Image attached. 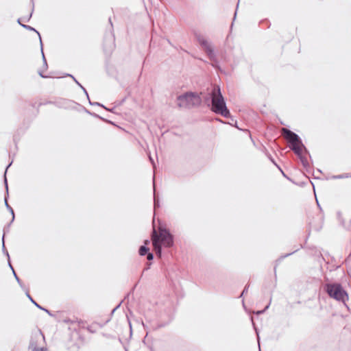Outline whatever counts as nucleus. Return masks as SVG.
I'll use <instances>...</instances> for the list:
<instances>
[{
  "instance_id": "f257e3e1",
  "label": "nucleus",
  "mask_w": 351,
  "mask_h": 351,
  "mask_svg": "<svg viewBox=\"0 0 351 351\" xmlns=\"http://www.w3.org/2000/svg\"><path fill=\"white\" fill-rule=\"evenodd\" d=\"M283 132L288 141L289 147L299 158L303 167L306 169V170L307 171H309L311 166L306 158L304 156H303V153L308 154L310 158L311 155L309 154L308 150L302 143L301 138L299 136L298 134L289 129L283 128Z\"/></svg>"
},
{
  "instance_id": "f03ea898",
  "label": "nucleus",
  "mask_w": 351,
  "mask_h": 351,
  "mask_svg": "<svg viewBox=\"0 0 351 351\" xmlns=\"http://www.w3.org/2000/svg\"><path fill=\"white\" fill-rule=\"evenodd\" d=\"M204 101L210 107L211 111L225 118L230 117V112L226 106V100L219 86H215L209 94L204 98Z\"/></svg>"
},
{
  "instance_id": "7ed1b4c3",
  "label": "nucleus",
  "mask_w": 351,
  "mask_h": 351,
  "mask_svg": "<svg viewBox=\"0 0 351 351\" xmlns=\"http://www.w3.org/2000/svg\"><path fill=\"white\" fill-rule=\"evenodd\" d=\"M158 230L159 232L153 229L151 239L156 255L161 257L162 247L169 248L173 246L174 237L166 228L160 227Z\"/></svg>"
},
{
  "instance_id": "20e7f679",
  "label": "nucleus",
  "mask_w": 351,
  "mask_h": 351,
  "mask_svg": "<svg viewBox=\"0 0 351 351\" xmlns=\"http://www.w3.org/2000/svg\"><path fill=\"white\" fill-rule=\"evenodd\" d=\"M324 290L330 296L339 302H346L348 300V294L339 283H326Z\"/></svg>"
},
{
  "instance_id": "39448f33",
  "label": "nucleus",
  "mask_w": 351,
  "mask_h": 351,
  "mask_svg": "<svg viewBox=\"0 0 351 351\" xmlns=\"http://www.w3.org/2000/svg\"><path fill=\"white\" fill-rule=\"evenodd\" d=\"M178 106L180 108H192L199 106L201 104L202 99L195 93L187 92L178 96Z\"/></svg>"
},
{
  "instance_id": "423d86ee",
  "label": "nucleus",
  "mask_w": 351,
  "mask_h": 351,
  "mask_svg": "<svg viewBox=\"0 0 351 351\" xmlns=\"http://www.w3.org/2000/svg\"><path fill=\"white\" fill-rule=\"evenodd\" d=\"M108 22L110 27L109 31H107L105 33L103 45L104 51L106 55H110L115 46L113 25L110 17L108 19Z\"/></svg>"
},
{
  "instance_id": "0eeeda50",
  "label": "nucleus",
  "mask_w": 351,
  "mask_h": 351,
  "mask_svg": "<svg viewBox=\"0 0 351 351\" xmlns=\"http://www.w3.org/2000/svg\"><path fill=\"white\" fill-rule=\"evenodd\" d=\"M12 163V161L8 164V165L6 167V169H5V173H4V179H3V182H4V184H5V191H6V195L4 197V202H5V205L7 208V209L10 212L12 216V220L10 221V223H12L14 220V210L13 208L10 206V204H8V180H7V178H6V173H7V170L11 166Z\"/></svg>"
},
{
  "instance_id": "6e6552de",
  "label": "nucleus",
  "mask_w": 351,
  "mask_h": 351,
  "mask_svg": "<svg viewBox=\"0 0 351 351\" xmlns=\"http://www.w3.org/2000/svg\"><path fill=\"white\" fill-rule=\"evenodd\" d=\"M41 338L44 339V336L40 331L33 334L29 341V349H31L32 351H39L37 346V341Z\"/></svg>"
},
{
  "instance_id": "1a4fd4ad",
  "label": "nucleus",
  "mask_w": 351,
  "mask_h": 351,
  "mask_svg": "<svg viewBox=\"0 0 351 351\" xmlns=\"http://www.w3.org/2000/svg\"><path fill=\"white\" fill-rule=\"evenodd\" d=\"M197 41L207 55H213V49L209 45L208 41L201 36H197Z\"/></svg>"
},
{
  "instance_id": "9d476101",
  "label": "nucleus",
  "mask_w": 351,
  "mask_h": 351,
  "mask_svg": "<svg viewBox=\"0 0 351 351\" xmlns=\"http://www.w3.org/2000/svg\"><path fill=\"white\" fill-rule=\"evenodd\" d=\"M25 295H26V296L28 298V299L31 301V302H32V304H34V305H35L38 308H39V309H40V310H43V311H45L47 314H49V315H51V312H50L48 309H47V308H44V307H43V306H41L40 305V302H38V303H37V302H36V301L32 298V296L30 295V294L29 293L28 290H26Z\"/></svg>"
},
{
  "instance_id": "9b49d317",
  "label": "nucleus",
  "mask_w": 351,
  "mask_h": 351,
  "mask_svg": "<svg viewBox=\"0 0 351 351\" xmlns=\"http://www.w3.org/2000/svg\"><path fill=\"white\" fill-rule=\"evenodd\" d=\"M298 250V249H296L294 251L290 252V253H287L285 255H282L280 256L276 261V265L274 268V275H275V277H276V267L278 266V265L285 258L291 256V254H294L295 252H296Z\"/></svg>"
},
{
  "instance_id": "f8f14e48",
  "label": "nucleus",
  "mask_w": 351,
  "mask_h": 351,
  "mask_svg": "<svg viewBox=\"0 0 351 351\" xmlns=\"http://www.w3.org/2000/svg\"><path fill=\"white\" fill-rule=\"evenodd\" d=\"M207 56H208V58L210 59V60L212 62L211 65L217 69H220L219 61L216 58V56H215L214 51H213L212 56L211 55H207Z\"/></svg>"
},
{
  "instance_id": "ddd939ff",
  "label": "nucleus",
  "mask_w": 351,
  "mask_h": 351,
  "mask_svg": "<svg viewBox=\"0 0 351 351\" xmlns=\"http://www.w3.org/2000/svg\"><path fill=\"white\" fill-rule=\"evenodd\" d=\"M64 76L71 77L73 79V80L76 83V84H77V86L79 87H80V88L83 90V92L86 95L87 99H89V95H88V93L86 89L76 80V78L73 75L66 73V74H65Z\"/></svg>"
},
{
  "instance_id": "4468645a",
  "label": "nucleus",
  "mask_w": 351,
  "mask_h": 351,
  "mask_svg": "<svg viewBox=\"0 0 351 351\" xmlns=\"http://www.w3.org/2000/svg\"><path fill=\"white\" fill-rule=\"evenodd\" d=\"M337 218L343 228L345 229L349 228V225L346 224L345 220L341 211L337 212Z\"/></svg>"
},
{
  "instance_id": "2eb2a0df",
  "label": "nucleus",
  "mask_w": 351,
  "mask_h": 351,
  "mask_svg": "<svg viewBox=\"0 0 351 351\" xmlns=\"http://www.w3.org/2000/svg\"><path fill=\"white\" fill-rule=\"evenodd\" d=\"M40 50H41L42 58H43V66H44L45 69H47L48 68V65H47V60L45 58L44 52H43V44L41 36H40Z\"/></svg>"
},
{
  "instance_id": "dca6fc26",
  "label": "nucleus",
  "mask_w": 351,
  "mask_h": 351,
  "mask_svg": "<svg viewBox=\"0 0 351 351\" xmlns=\"http://www.w3.org/2000/svg\"><path fill=\"white\" fill-rule=\"evenodd\" d=\"M149 252H150L149 248L145 245H141L138 249V254L141 256H145Z\"/></svg>"
},
{
  "instance_id": "f3484780",
  "label": "nucleus",
  "mask_w": 351,
  "mask_h": 351,
  "mask_svg": "<svg viewBox=\"0 0 351 351\" xmlns=\"http://www.w3.org/2000/svg\"><path fill=\"white\" fill-rule=\"evenodd\" d=\"M160 206V199L158 195H156V191H154V210L159 208Z\"/></svg>"
},
{
  "instance_id": "a211bd4d",
  "label": "nucleus",
  "mask_w": 351,
  "mask_h": 351,
  "mask_svg": "<svg viewBox=\"0 0 351 351\" xmlns=\"http://www.w3.org/2000/svg\"><path fill=\"white\" fill-rule=\"evenodd\" d=\"M58 104L59 107L68 108L70 107V105H69V104H75V102L70 100L63 99L61 102H59Z\"/></svg>"
},
{
  "instance_id": "6ab92c4d",
  "label": "nucleus",
  "mask_w": 351,
  "mask_h": 351,
  "mask_svg": "<svg viewBox=\"0 0 351 351\" xmlns=\"http://www.w3.org/2000/svg\"><path fill=\"white\" fill-rule=\"evenodd\" d=\"M2 251H3V253L7 256L8 259H10L9 253L5 246V235H4V234L2 236Z\"/></svg>"
},
{
  "instance_id": "aec40b11",
  "label": "nucleus",
  "mask_w": 351,
  "mask_h": 351,
  "mask_svg": "<svg viewBox=\"0 0 351 351\" xmlns=\"http://www.w3.org/2000/svg\"><path fill=\"white\" fill-rule=\"evenodd\" d=\"M21 27H23V28H25L27 30L35 32L38 35V37L40 38V33L34 27H33L30 25H21Z\"/></svg>"
},
{
  "instance_id": "412c9836",
  "label": "nucleus",
  "mask_w": 351,
  "mask_h": 351,
  "mask_svg": "<svg viewBox=\"0 0 351 351\" xmlns=\"http://www.w3.org/2000/svg\"><path fill=\"white\" fill-rule=\"evenodd\" d=\"M16 280L17 281L18 284L20 285V287L24 289V290H27V289L25 288L23 284L22 283L21 279L19 278V276H17L16 273L15 271H14V274H13Z\"/></svg>"
},
{
  "instance_id": "4be33fe9",
  "label": "nucleus",
  "mask_w": 351,
  "mask_h": 351,
  "mask_svg": "<svg viewBox=\"0 0 351 351\" xmlns=\"http://www.w3.org/2000/svg\"><path fill=\"white\" fill-rule=\"evenodd\" d=\"M251 321H252V323L253 327H254V330H255V332H256V335H257L258 342L259 343V340H260L259 333H258V331L257 328L256 327V325H255V324H254V320H253V318H252V317H251Z\"/></svg>"
},
{
  "instance_id": "5701e85b",
  "label": "nucleus",
  "mask_w": 351,
  "mask_h": 351,
  "mask_svg": "<svg viewBox=\"0 0 351 351\" xmlns=\"http://www.w3.org/2000/svg\"><path fill=\"white\" fill-rule=\"evenodd\" d=\"M33 9L32 10V12H30V14L27 16H23L22 19V21H25V22H28L31 18H32V13H33Z\"/></svg>"
},
{
  "instance_id": "b1692460",
  "label": "nucleus",
  "mask_w": 351,
  "mask_h": 351,
  "mask_svg": "<svg viewBox=\"0 0 351 351\" xmlns=\"http://www.w3.org/2000/svg\"><path fill=\"white\" fill-rule=\"evenodd\" d=\"M88 101H89L90 105H91V106H100L103 108H105V106L103 105L102 104H100L99 102H92L90 99H88Z\"/></svg>"
},
{
  "instance_id": "393cba45",
  "label": "nucleus",
  "mask_w": 351,
  "mask_h": 351,
  "mask_svg": "<svg viewBox=\"0 0 351 351\" xmlns=\"http://www.w3.org/2000/svg\"><path fill=\"white\" fill-rule=\"evenodd\" d=\"M349 176L348 173H343V174H340V175H338V176H334V178L335 179H342V178H348Z\"/></svg>"
},
{
  "instance_id": "a878e982",
  "label": "nucleus",
  "mask_w": 351,
  "mask_h": 351,
  "mask_svg": "<svg viewBox=\"0 0 351 351\" xmlns=\"http://www.w3.org/2000/svg\"><path fill=\"white\" fill-rule=\"evenodd\" d=\"M171 319L167 322H161L158 324V328H162L165 327L169 324V323L171 322Z\"/></svg>"
},
{
  "instance_id": "bb28decb",
  "label": "nucleus",
  "mask_w": 351,
  "mask_h": 351,
  "mask_svg": "<svg viewBox=\"0 0 351 351\" xmlns=\"http://www.w3.org/2000/svg\"><path fill=\"white\" fill-rule=\"evenodd\" d=\"M268 158L270 160V161L275 165L279 169H280V167L277 165L274 159L272 158V156L270 154H268Z\"/></svg>"
},
{
  "instance_id": "cd10ccee",
  "label": "nucleus",
  "mask_w": 351,
  "mask_h": 351,
  "mask_svg": "<svg viewBox=\"0 0 351 351\" xmlns=\"http://www.w3.org/2000/svg\"><path fill=\"white\" fill-rule=\"evenodd\" d=\"M147 255V259L148 261H152L154 259V254L153 253L149 252L148 254H146Z\"/></svg>"
},
{
  "instance_id": "c85d7f7f",
  "label": "nucleus",
  "mask_w": 351,
  "mask_h": 351,
  "mask_svg": "<svg viewBox=\"0 0 351 351\" xmlns=\"http://www.w3.org/2000/svg\"><path fill=\"white\" fill-rule=\"evenodd\" d=\"M269 304H267L264 309L261 310V311H258L256 313L257 315H261V314L264 313L265 312V311L269 308Z\"/></svg>"
},
{
  "instance_id": "c756f323",
  "label": "nucleus",
  "mask_w": 351,
  "mask_h": 351,
  "mask_svg": "<svg viewBox=\"0 0 351 351\" xmlns=\"http://www.w3.org/2000/svg\"><path fill=\"white\" fill-rule=\"evenodd\" d=\"M122 303V301L116 306L114 307L112 311H111L110 315L112 316L114 312L120 307L121 304Z\"/></svg>"
},
{
  "instance_id": "7c9ffc66",
  "label": "nucleus",
  "mask_w": 351,
  "mask_h": 351,
  "mask_svg": "<svg viewBox=\"0 0 351 351\" xmlns=\"http://www.w3.org/2000/svg\"><path fill=\"white\" fill-rule=\"evenodd\" d=\"M249 287H250V285L247 284L245 285V287H244L243 291L241 292V295H244L245 293H247Z\"/></svg>"
},
{
  "instance_id": "2f4dec72",
  "label": "nucleus",
  "mask_w": 351,
  "mask_h": 351,
  "mask_svg": "<svg viewBox=\"0 0 351 351\" xmlns=\"http://www.w3.org/2000/svg\"><path fill=\"white\" fill-rule=\"evenodd\" d=\"M90 115H91V116H93V117H94L98 118V119H103V117H102L99 116V114H96V113H95V112H92V113H90Z\"/></svg>"
},
{
  "instance_id": "473e14b6",
  "label": "nucleus",
  "mask_w": 351,
  "mask_h": 351,
  "mask_svg": "<svg viewBox=\"0 0 351 351\" xmlns=\"http://www.w3.org/2000/svg\"><path fill=\"white\" fill-rule=\"evenodd\" d=\"M103 121L106 122V123H110V124H114V123L110 120H108L107 119H105L103 117V119H101Z\"/></svg>"
},
{
  "instance_id": "72a5a7b5",
  "label": "nucleus",
  "mask_w": 351,
  "mask_h": 351,
  "mask_svg": "<svg viewBox=\"0 0 351 351\" xmlns=\"http://www.w3.org/2000/svg\"><path fill=\"white\" fill-rule=\"evenodd\" d=\"M103 121L106 122V123H110V124H114V123L110 120H108L107 119H105L103 117V119H101Z\"/></svg>"
},
{
  "instance_id": "f704fd0d",
  "label": "nucleus",
  "mask_w": 351,
  "mask_h": 351,
  "mask_svg": "<svg viewBox=\"0 0 351 351\" xmlns=\"http://www.w3.org/2000/svg\"><path fill=\"white\" fill-rule=\"evenodd\" d=\"M8 265H9V267H10V269H12V273L14 274V271H14V268H13V267H12V264H11V263H10V259H8Z\"/></svg>"
},
{
  "instance_id": "c9c22d12",
  "label": "nucleus",
  "mask_w": 351,
  "mask_h": 351,
  "mask_svg": "<svg viewBox=\"0 0 351 351\" xmlns=\"http://www.w3.org/2000/svg\"><path fill=\"white\" fill-rule=\"evenodd\" d=\"M38 75H39L41 77H43V78H47V77H49V76H47V75H43V73L41 71H38Z\"/></svg>"
},
{
  "instance_id": "e433bc0d",
  "label": "nucleus",
  "mask_w": 351,
  "mask_h": 351,
  "mask_svg": "<svg viewBox=\"0 0 351 351\" xmlns=\"http://www.w3.org/2000/svg\"><path fill=\"white\" fill-rule=\"evenodd\" d=\"M149 160H150V162H152V164L153 167H155V163H154V161L153 158H152V156H151L150 155L149 156Z\"/></svg>"
},
{
  "instance_id": "4c0bfd02",
  "label": "nucleus",
  "mask_w": 351,
  "mask_h": 351,
  "mask_svg": "<svg viewBox=\"0 0 351 351\" xmlns=\"http://www.w3.org/2000/svg\"><path fill=\"white\" fill-rule=\"evenodd\" d=\"M107 111H109V112H114V108H107L105 106V108H104Z\"/></svg>"
},
{
  "instance_id": "58836bf2",
  "label": "nucleus",
  "mask_w": 351,
  "mask_h": 351,
  "mask_svg": "<svg viewBox=\"0 0 351 351\" xmlns=\"http://www.w3.org/2000/svg\"><path fill=\"white\" fill-rule=\"evenodd\" d=\"M11 223H10L7 226V227H5V228H4V229H3V232H3V234H5V231H6V230H7V231H8L9 227H10V224H11Z\"/></svg>"
},
{
  "instance_id": "ea45409f",
  "label": "nucleus",
  "mask_w": 351,
  "mask_h": 351,
  "mask_svg": "<svg viewBox=\"0 0 351 351\" xmlns=\"http://www.w3.org/2000/svg\"><path fill=\"white\" fill-rule=\"evenodd\" d=\"M21 21H22V19L19 18L17 20V23L21 26V25H23V23H21Z\"/></svg>"
},
{
  "instance_id": "a19ab883",
  "label": "nucleus",
  "mask_w": 351,
  "mask_h": 351,
  "mask_svg": "<svg viewBox=\"0 0 351 351\" xmlns=\"http://www.w3.org/2000/svg\"><path fill=\"white\" fill-rule=\"evenodd\" d=\"M149 243V240H145L144 241V245H145L146 246Z\"/></svg>"
},
{
  "instance_id": "79ce46f5",
  "label": "nucleus",
  "mask_w": 351,
  "mask_h": 351,
  "mask_svg": "<svg viewBox=\"0 0 351 351\" xmlns=\"http://www.w3.org/2000/svg\"><path fill=\"white\" fill-rule=\"evenodd\" d=\"M39 351H47V348H38Z\"/></svg>"
},
{
  "instance_id": "37998d69",
  "label": "nucleus",
  "mask_w": 351,
  "mask_h": 351,
  "mask_svg": "<svg viewBox=\"0 0 351 351\" xmlns=\"http://www.w3.org/2000/svg\"><path fill=\"white\" fill-rule=\"evenodd\" d=\"M128 322H129V326H130V334H132V324L129 319H128Z\"/></svg>"
},
{
  "instance_id": "c03bdc74",
  "label": "nucleus",
  "mask_w": 351,
  "mask_h": 351,
  "mask_svg": "<svg viewBox=\"0 0 351 351\" xmlns=\"http://www.w3.org/2000/svg\"><path fill=\"white\" fill-rule=\"evenodd\" d=\"M150 264H148L147 266L144 269V271L149 269Z\"/></svg>"
},
{
  "instance_id": "a18cd8bd",
  "label": "nucleus",
  "mask_w": 351,
  "mask_h": 351,
  "mask_svg": "<svg viewBox=\"0 0 351 351\" xmlns=\"http://www.w3.org/2000/svg\"><path fill=\"white\" fill-rule=\"evenodd\" d=\"M85 111L86 112H87L88 114H90V113H92L91 112H90L89 110H88L87 109H85Z\"/></svg>"
},
{
  "instance_id": "49530a36",
  "label": "nucleus",
  "mask_w": 351,
  "mask_h": 351,
  "mask_svg": "<svg viewBox=\"0 0 351 351\" xmlns=\"http://www.w3.org/2000/svg\"><path fill=\"white\" fill-rule=\"evenodd\" d=\"M280 171L282 172V175H283L285 177H287V176H286V175H285V173L283 172V171H282L281 169H280Z\"/></svg>"
},
{
  "instance_id": "de8ad7c7",
  "label": "nucleus",
  "mask_w": 351,
  "mask_h": 351,
  "mask_svg": "<svg viewBox=\"0 0 351 351\" xmlns=\"http://www.w3.org/2000/svg\"><path fill=\"white\" fill-rule=\"evenodd\" d=\"M242 303H243V306H245V304H244V300H243V301H242Z\"/></svg>"
},
{
  "instance_id": "09e8293b",
  "label": "nucleus",
  "mask_w": 351,
  "mask_h": 351,
  "mask_svg": "<svg viewBox=\"0 0 351 351\" xmlns=\"http://www.w3.org/2000/svg\"><path fill=\"white\" fill-rule=\"evenodd\" d=\"M124 101H125V99H123L121 101V103L124 102Z\"/></svg>"
},
{
  "instance_id": "8fccbe9b",
  "label": "nucleus",
  "mask_w": 351,
  "mask_h": 351,
  "mask_svg": "<svg viewBox=\"0 0 351 351\" xmlns=\"http://www.w3.org/2000/svg\"><path fill=\"white\" fill-rule=\"evenodd\" d=\"M242 297H243V295H241H241H240V296H239V298H242Z\"/></svg>"
},
{
  "instance_id": "3c124183",
  "label": "nucleus",
  "mask_w": 351,
  "mask_h": 351,
  "mask_svg": "<svg viewBox=\"0 0 351 351\" xmlns=\"http://www.w3.org/2000/svg\"><path fill=\"white\" fill-rule=\"evenodd\" d=\"M236 15H237V12H235L234 16H236ZM234 19H235V17H234Z\"/></svg>"
},
{
  "instance_id": "603ef678",
  "label": "nucleus",
  "mask_w": 351,
  "mask_h": 351,
  "mask_svg": "<svg viewBox=\"0 0 351 351\" xmlns=\"http://www.w3.org/2000/svg\"><path fill=\"white\" fill-rule=\"evenodd\" d=\"M110 321V319L106 320V323H108Z\"/></svg>"
},
{
  "instance_id": "864d4df0",
  "label": "nucleus",
  "mask_w": 351,
  "mask_h": 351,
  "mask_svg": "<svg viewBox=\"0 0 351 351\" xmlns=\"http://www.w3.org/2000/svg\"><path fill=\"white\" fill-rule=\"evenodd\" d=\"M349 223H351V221H350Z\"/></svg>"
}]
</instances>
